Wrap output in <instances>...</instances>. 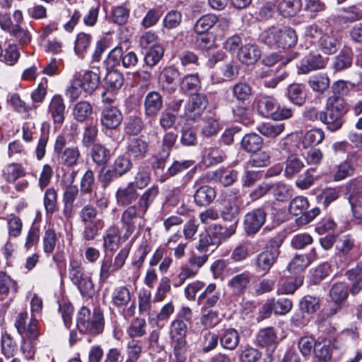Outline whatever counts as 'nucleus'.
<instances>
[{
  "label": "nucleus",
  "instance_id": "obj_1",
  "mask_svg": "<svg viewBox=\"0 0 362 362\" xmlns=\"http://www.w3.org/2000/svg\"><path fill=\"white\" fill-rule=\"evenodd\" d=\"M100 76L92 71H86L83 73H76L70 86L66 90V95L73 100L81 95L82 91L86 94L93 93L98 87Z\"/></svg>",
  "mask_w": 362,
  "mask_h": 362
},
{
  "label": "nucleus",
  "instance_id": "obj_2",
  "mask_svg": "<svg viewBox=\"0 0 362 362\" xmlns=\"http://www.w3.org/2000/svg\"><path fill=\"white\" fill-rule=\"evenodd\" d=\"M259 38L262 42L270 47L276 46L283 49L295 45L298 40L295 30L289 27H271L264 30Z\"/></svg>",
  "mask_w": 362,
  "mask_h": 362
},
{
  "label": "nucleus",
  "instance_id": "obj_3",
  "mask_svg": "<svg viewBox=\"0 0 362 362\" xmlns=\"http://www.w3.org/2000/svg\"><path fill=\"white\" fill-rule=\"evenodd\" d=\"M76 327L80 332L98 334L103 331L104 318L100 309H94L93 313L86 307H82L76 317Z\"/></svg>",
  "mask_w": 362,
  "mask_h": 362
},
{
  "label": "nucleus",
  "instance_id": "obj_4",
  "mask_svg": "<svg viewBox=\"0 0 362 362\" xmlns=\"http://www.w3.org/2000/svg\"><path fill=\"white\" fill-rule=\"evenodd\" d=\"M257 110L263 117L274 120H283L293 116V110L290 107H281L280 103L273 96L262 95L257 102Z\"/></svg>",
  "mask_w": 362,
  "mask_h": 362
},
{
  "label": "nucleus",
  "instance_id": "obj_5",
  "mask_svg": "<svg viewBox=\"0 0 362 362\" xmlns=\"http://www.w3.org/2000/svg\"><path fill=\"white\" fill-rule=\"evenodd\" d=\"M68 139L65 134L57 136L54 146V151L57 154L59 162L66 167H72L78 163L81 158V152L78 146H67Z\"/></svg>",
  "mask_w": 362,
  "mask_h": 362
},
{
  "label": "nucleus",
  "instance_id": "obj_6",
  "mask_svg": "<svg viewBox=\"0 0 362 362\" xmlns=\"http://www.w3.org/2000/svg\"><path fill=\"white\" fill-rule=\"evenodd\" d=\"M69 277L83 295H90L94 291V284L90 276L83 274L81 260L71 259L69 266Z\"/></svg>",
  "mask_w": 362,
  "mask_h": 362
},
{
  "label": "nucleus",
  "instance_id": "obj_7",
  "mask_svg": "<svg viewBox=\"0 0 362 362\" xmlns=\"http://www.w3.org/2000/svg\"><path fill=\"white\" fill-rule=\"evenodd\" d=\"M309 207V202L307 197L298 196L293 198L289 204V212L294 215H301L298 221L301 224H307L311 222L319 214L320 209L317 207L307 211Z\"/></svg>",
  "mask_w": 362,
  "mask_h": 362
},
{
  "label": "nucleus",
  "instance_id": "obj_8",
  "mask_svg": "<svg viewBox=\"0 0 362 362\" xmlns=\"http://www.w3.org/2000/svg\"><path fill=\"white\" fill-rule=\"evenodd\" d=\"M107 59L112 66L122 64L126 69L134 68L139 62V57L134 51H124L121 45L116 46L109 52Z\"/></svg>",
  "mask_w": 362,
  "mask_h": 362
},
{
  "label": "nucleus",
  "instance_id": "obj_9",
  "mask_svg": "<svg viewBox=\"0 0 362 362\" xmlns=\"http://www.w3.org/2000/svg\"><path fill=\"white\" fill-rule=\"evenodd\" d=\"M207 105L208 100L205 94H193L185 105L183 117L187 120L196 121L202 115Z\"/></svg>",
  "mask_w": 362,
  "mask_h": 362
},
{
  "label": "nucleus",
  "instance_id": "obj_10",
  "mask_svg": "<svg viewBox=\"0 0 362 362\" xmlns=\"http://www.w3.org/2000/svg\"><path fill=\"white\" fill-rule=\"evenodd\" d=\"M348 199L355 218H362V176L351 180L347 185Z\"/></svg>",
  "mask_w": 362,
  "mask_h": 362
},
{
  "label": "nucleus",
  "instance_id": "obj_11",
  "mask_svg": "<svg viewBox=\"0 0 362 362\" xmlns=\"http://www.w3.org/2000/svg\"><path fill=\"white\" fill-rule=\"evenodd\" d=\"M145 214L140 213L136 205L128 206L122 214L121 224L124 230L123 238L127 240L136 230L139 218H143Z\"/></svg>",
  "mask_w": 362,
  "mask_h": 362
},
{
  "label": "nucleus",
  "instance_id": "obj_12",
  "mask_svg": "<svg viewBox=\"0 0 362 362\" xmlns=\"http://www.w3.org/2000/svg\"><path fill=\"white\" fill-rule=\"evenodd\" d=\"M266 213L262 209H255L247 213L244 217V230L247 235L255 234L264 225Z\"/></svg>",
  "mask_w": 362,
  "mask_h": 362
},
{
  "label": "nucleus",
  "instance_id": "obj_13",
  "mask_svg": "<svg viewBox=\"0 0 362 362\" xmlns=\"http://www.w3.org/2000/svg\"><path fill=\"white\" fill-rule=\"evenodd\" d=\"M221 300V293L216 289V285L209 284L198 296L197 303L201 306V312L216 306Z\"/></svg>",
  "mask_w": 362,
  "mask_h": 362
},
{
  "label": "nucleus",
  "instance_id": "obj_14",
  "mask_svg": "<svg viewBox=\"0 0 362 362\" xmlns=\"http://www.w3.org/2000/svg\"><path fill=\"white\" fill-rule=\"evenodd\" d=\"M188 331L187 323L173 320L170 325V338L173 348H187L186 336Z\"/></svg>",
  "mask_w": 362,
  "mask_h": 362
},
{
  "label": "nucleus",
  "instance_id": "obj_15",
  "mask_svg": "<svg viewBox=\"0 0 362 362\" xmlns=\"http://www.w3.org/2000/svg\"><path fill=\"white\" fill-rule=\"evenodd\" d=\"M317 48L325 54H335L341 47V42L332 30H325L317 42Z\"/></svg>",
  "mask_w": 362,
  "mask_h": 362
},
{
  "label": "nucleus",
  "instance_id": "obj_16",
  "mask_svg": "<svg viewBox=\"0 0 362 362\" xmlns=\"http://www.w3.org/2000/svg\"><path fill=\"white\" fill-rule=\"evenodd\" d=\"M123 116L121 111L115 106L104 108L100 114V124L107 129L117 128L122 123Z\"/></svg>",
  "mask_w": 362,
  "mask_h": 362
},
{
  "label": "nucleus",
  "instance_id": "obj_17",
  "mask_svg": "<svg viewBox=\"0 0 362 362\" xmlns=\"http://www.w3.org/2000/svg\"><path fill=\"white\" fill-rule=\"evenodd\" d=\"M138 199V192L132 183L118 187L115 192V200L119 206H129Z\"/></svg>",
  "mask_w": 362,
  "mask_h": 362
},
{
  "label": "nucleus",
  "instance_id": "obj_18",
  "mask_svg": "<svg viewBox=\"0 0 362 362\" xmlns=\"http://www.w3.org/2000/svg\"><path fill=\"white\" fill-rule=\"evenodd\" d=\"M27 175L25 168L21 163H8L1 169L2 178L7 182L13 184L16 181Z\"/></svg>",
  "mask_w": 362,
  "mask_h": 362
},
{
  "label": "nucleus",
  "instance_id": "obj_19",
  "mask_svg": "<svg viewBox=\"0 0 362 362\" xmlns=\"http://www.w3.org/2000/svg\"><path fill=\"white\" fill-rule=\"evenodd\" d=\"M66 105L62 95H54L49 104L48 113L55 124H62L64 121Z\"/></svg>",
  "mask_w": 362,
  "mask_h": 362
},
{
  "label": "nucleus",
  "instance_id": "obj_20",
  "mask_svg": "<svg viewBox=\"0 0 362 362\" xmlns=\"http://www.w3.org/2000/svg\"><path fill=\"white\" fill-rule=\"evenodd\" d=\"M277 259V257L269 253L268 251H262L256 256L254 260L255 271L262 275L267 274L276 262Z\"/></svg>",
  "mask_w": 362,
  "mask_h": 362
},
{
  "label": "nucleus",
  "instance_id": "obj_21",
  "mask_svg": "<svg viewBox=\"0 0 362 362\" xmlns=\"http://www.w3.org/2000/svg\"><path fill=\"white\" fill-rule=\"evenodd\" d=\"M237 66L233 62L225 63L219 66L212 74L211 79L215 83L231 81L237 74Z\"/></svg>",
  "mask_w": 362,
  "mask_h": 362
},
{
  "label": "nucleus",
  "instance_id": "obj_22",
  "mask_svg": "<svg viewBox=\"0 0 362 362\" xmlns=\"http://www.w3.org/2000/svg\"><path fill=\"white\" fill-rule=\"evenodd\" d=\"M329 296L336 308H331L328 315H333L337 313L338 309L348 297L347 286L344 283L334 284L329 291Z\"/></svg>",
  "mask_w": 362,
  "mask_h": 362
},
{
  "label": "nucleus",
  "instance_id": "obj_23",
  "mask_svg": "<svg viewBox=\"0 0 362 362\" xmlns=\"http://www.w3.org/2000/svg\"><path fill=\"white\" fill-rule=\"evenodd\" d=\"M148 145L140 138H132L128 141L127 153L134 160H141L146 157Z\"/></svg>",
  "mask_w": 362,
  "mask_h": 362
},
{
  "label": "nucleus",
  "instance_id": "obj_24",
  "mask_svg": "<svg viewBox=\"0 0 362 362\" xmlns=\"http://www.w3.org/2000/svg\"><path fill=\"white\" fill-rule=\"evenodd\" d=\"M325 65L326 60L320 54H310L302 59L299 69L302 74H305L323 69Z\"/></svg>",
  "mask_w": 362,
  "mask_h": 362
},
{
  "label": "nucleus",
  "instance_id": "obj_25",
  "mask_svg": "<svg viewBox=\"0 0 362 362\" xmlns=\"http://www.w3.org/2000/svg\"><path fill=\"white\" fill-rule=\"evenodd\" d=\"M163 107V98L157 91L147 93L144 100L145 114L148 117H155Z\"/></svg>",
  "mask_w": 362,
  "mask_h": 362
},
{
  "label": "nucleus",
  "instance_id": "obj_26",
  "mask_svg": "<svg viewBox=\"0 0 362 362\" xmlns=\"http://www.w3.org/2000/svg\"><path fill=\"white\" fill-rule=\"evenodd\" d=\"M313 353L317 358L315 362H331L332 356L331 341L319 337L316 340Z\"/></svg>",
  "mask_w": 362,
  "mask_h": 362
},
{
  "label": "nucleus",
  "instance_id": "obj_27",
  "mask_svg": "<svg viewBox=\"0 0 362 362\" xmlns=\"http://www.w3.org/2000/svg\"><path fill=\"white\" fill-rule=\"evenodd\" d=\"M159 194V187L158 185H153L145 190L139 197L136 207L140 210V213L146 214L149 207L154 202Z\"/></svg>",
  "mask_w": 362,
  "mask_h": 362
},
{
  "label": "nucleus",
  "instance_id": "obj_28",
  "mask_svg": "<svg viewBox=\"0 0 362 362\" xmlns=\"http://www.w3.org/2000/svg\"><path fill=\"white\" fill-rule=\"evenodd\" d=\"M238 56L242 63L253 64L260 59L261 51L257 45L247 44L240 47Z\"/></svg>",
  "mask_w": 362,
  "mask_h": 362
},
{
  "label": "nucleus",
  "instance_id": "obj_29",
  "mask_svg": "<svg viewBox=\"0 0 362 362\" xmlns=\"http://www.w3.org/2000/svg\"><path fill=\"white\" fill-rule=\"evenodd\" d=\"M103 246L105 249L114 252L117 250L121 241L120 231L116 226H111L105 230Z\"/></svg>",
  "mask_w": 362,
  "mask_h": 362
},
{
  "label": "nucleus",
  "instance_id": "obj_30",
  "mask_svg": "<svg viewBox=\"0 0 362 362\" xmlns=\"http://www.w3.org/2000/svg\"><path fill=\"white\" fill-rule=\"evenodd\" d=\"M131 293L125 286L115 288L111 294V303L118 309H124L131 300Z\"/></svg>",
  "mask_w": 362,
  "mask_h": 362
},
{
  "label": "nucleus",
  "instance_id": "obj_31",
  "mask_svg": "<svg viewBox=\"0 0 362 362\" xmlns=\"http://www.w3.org/2000/svg\"><path fill=\"white\" fill-rule=\"evenodd\" d=\"M216 192L214 188L204 185L199 187L194 192V200L197 206H206L216 198Z\"/></svg>",
  "mask_w": 362,
  "mask_h": 362
},
{
  "label": "nucleus",
  "instance_id": "obj_32",
  "mask_svg": "<svg viewBox=\"0 0 362 362\" xmlns=\"http://www.w3.org/2000/svg\"><path fill=\"white\" fill-rule=\"evenodd\" d=\"M341 115L331 111L329 108L326 107L325 111L320 112V121L327 125V127L331 132H335L339 129L343 124Z\"/></svg>",
  "mask_w": 362,
  "mask_h": 362
},
{
  "label": "nucleus",
  "instance_id": "obj_33",
  "mask_svg": "<svg viewBox=\"0 0 362 362\" xmlns=\"http://www.w3.org/2000/svg\"><path fill=\"white\" fill-rule=\"evenodd\" d=\"M179 77V72L173 67L165 68L160 74L162 88L168 93H172L177 89L176 80Z\"/></svg>",
  "mask_w": 362,
  "mask_h": 362
},
{
  "label": "nucleus",
  "instance_id": "obj_34",
  "mask_svg": "<svg viewBox=\"0 0 362 362\" xmlns=\"http://www.w3.org/2000/svg\"><path fill=\"white\" fill-rule=\"evenodd\" d=\"M325 132L320 128H315L307 131L302 138L300 144L303 148L316 146L325 139Z\"/></svg>",
  "mask_w": 362,
  "mask_h": 362
},
{
  "label": "nucleus",
  "instance_id": "obj_35",
  "mask_svg": "<svg viewBox=\"0 0 362 362\" xmlns=\"http://www.w3.org/2000/svg\"><path fill=\"white\" fill-rule=\"evenodd\" d=\"M240 342V334L233 328L226 329L220 337L221 346L224 349L234 350Z\"/></svg>",
  "mask_w": 362,
  "mask_h": 362
},
{
  "label": "nucleus",
  "instance_id": "obj_36",
  "mask_svg": "<svg viewBox=\"0 0 362 362\" xmlns=\"http://www.w3.org/2000/svg\"><path fill=\"white\" fill-rule=\"evenodd\" d=\"M286 95L291 103L301 106L305 102V93L304 86L301 84H291L287 88Z\"/></svg>",
  "mask_w": 362,
  "mask_h": 362
},
{
  "label": "nucleus",
  "instance_id": "obj_37",
  "mask_svg": "<svg viewBox=\"0 0 362 362\" xmlns=\"http://www.w3.org/2000/svg\"><path fill=\"white\" fill-rule=\"evenodd\" d=\"M262 139L255 133L245 134L241 140V147L245 151L255 153L262 148Z\"/></svg>",
  "mask_w": 362,
  "mask_h": 362
},
{
  "label": "nucleus",
  "instance_id": "obj_38",
  "mask_svg": "<svg viewBox=\"0 0 362 362\" xmlns=\"http://www.w3.org/2000/svg\"><path fill=\"white\" fill-rule=\"evenodd\" d=\"M90 155L93 162L98 165H105L111 156L110 151L98 143L93 145Z\"/></svg>",
  "mask_w": 362,
  "mask_h": 362
},
{
  "label": "nucleus",
  "instance_id": "obj_39",
  "mask_svg": "<svg viewBox=\"0 0 362 362\" xmlns=\"http://www.w3.org/2000/svg\"><path fill=\"white\" fill-rule=\"evenodd\" d=\"M218 22V17L215 14H206L199 18L194 25L197 34H204L209 31Z\"/></svg>",
  "mask_w": 362,
  "mask_h": 362
},
{
  "label": "nucleus",
  "instance_id": "obj_40",
  "mask_svg": "<svg viewBox=\"0 0 362 362\" xmlns=\"http://www.w3.org/2000/svg\"><path fill=\"white\" fill-rule=\"evenodd\" d=\"M223 207L221 210V216L225 221H236L240 213V207L237 202L233 201H222Z\"/></svg>",
  "mask_w": 362,
  "mask_h": 362
},
{
  "label": "nucleus",
  "instance_id": "obj_41",
  "mask_svg": "<svg viewBox=\"0 0 362 362\" xmlns=\"http://www.w3.org/2000/svg\"><path fill=\"white\" fill-rule=\"evenodd\" d=\"M91 42L92 36L90 34L80 33L77 35L75 40L74 51L78 57L81 59L84 57Z\"/></svg>",
  "mask_w": 362,
  "mask_h": 362
},
{
  "label": "nucleus",
  "instance_id": "obj_42",
  "mask_svg": "<svg viewBox=\"0 0 362 362\" xmlns=\"http://www.w3.org/2000/svg\"><path fill=\"white\" fill-rule=\"evenodd\" d=\"M146 322L143 318H134L128 327L127 328V334L132 339L141 337L146 333Z\"/></svg>",
  "mask_w": 362,
  "mask_h": 362
},
{
  "label": "nucleus",
  "instance_id": "obj_43",
  "mask_svg": "<svg viewBox=\"0 0 362 362\" xmlns=\"http://www.w3.org/2000/svg\"><path fill=\"white\" fill-rule=\"evenodd\" d=\"M309 86L315 92L323 93L329 87V78L325 74H319L310 77Z\"/></svg>",
  "mask_w": 362,
  "mask_h": 362
},
{
  "label": "nucleus",
  "instance_id": "obj_44",
  "mask_svg": "<svg viewBox=\"0 0 362 362\" xmlns=\"http://www.w3.org/2000/svg\"><path fill=\"white\" fill-rule=\"evenodd\" d=\"M300 0H282L278 6L281 15L284 17L296 15L301 8Z\"/></svg>",
  "mask_w": 362,
  "mask_h": 362
},
{
  "label": "nucleus",
  "instance_id": "obj_45",
  "mask_svg": "<svg viewBox=\"0 0 362 362\" xmlns=\"http://www.w3.org/2000/svg\"><path fill=\"white\" fill-rule=\"evenodd\" d=\"M226 158V153L218 148H206L203 156L204 163L212 165L221 163Z\"/></svg>",
  "mask_w": 362,
  "mask_h": 362
},
{
  "label": "nucleus",
  "instance_id": "obj_46",
  "mask_svg": "<svg viewBox=\"0 0 362 362\" xmlns=\"http://www.w3.org/2000/svg\"><path fill=\"white\" fill-rule=\"evenodd\" d=\"M276 333L272 327H267L259 331L256 341L262 347H267L276 343Z\"/></svg>",
  "mask_w": 362,
  "mask_h": 362
},
{
  "label": "nucleus",
  "instance_id": "obj_47",
  "mask_svg": "<svg viewBox=\"0 0 362 362\" xmlns=\"http://www.w3.org/2000/svg\"><path fill=\"white\" fill-rule=\"evenodd\" d=\"M93 112L91 105L86 101H80L77 103L73 109V115L78 122H83L86 121Z\"/></svg>",
  "mask_w": 362,
  "mask_h": 362
},
{
  "label": "nucleus",
  "instance_id": "obj_48",
  "mask_svg": "<svg viewBox=\"0 0 362 362\" xmlns=\"http://www.w3.org/2000/svg\"><path fill=\"white\" fill-rule=\"evenodd\" d=\"M20 45H28L32 40V35L28 28L21 25L15 24L8 33Z\"/></svg>",
  "mask_w": 362,
  "mask_h": 362
},
{
  "label": "nucleus",
  "instance_id": "obj_49",
  "mask_svg": "<svg viewBox=\"0 0 362 362\" xmlns=\"http://www.w3.org/2000/svg\"><path fill=\"white\" fill-rule=\"evenodd\" d=\"M285 129L284 123H264L259 126L257 129L264 136L274 138L281 134Z\"/></svg>",
  "mask_w": 362,
  "mask_h": 362
},
{
  "label": "nucleus",
  "instance_id": "obj_50",
  "mask_svg": "<svg viewBox=\"0 0 362 362\" xmlns=\"http://www.w3.org/2000/svg\"><path fill=\"white\" fill-rule=\"evenodd\" d=\"M57 192L54 187L45 190L43 204L47 214H52L57 210Z\"/></svg>",
  "mask_w": 362,
  "mask_h": 362
},
{
  "label": "nucleus",
  "instance_id": "obj_51",
  "mask_svg": "<svg viewBox=\"0 0 362 362\" xmlns=\"http://www.w3.org/2000/svg\"><path fill=\"white\" fill-rule=\"evenodd\" d=\"M105 86L107 90H117L120 88L124 83L122 73L117 70L109 71L105 77Z\"/></svg>",
  "mask_w": 362,
  "mask_h": 362
},
{
  "label": "nucleus",
  "instance_id": "obj_52",
  "mask_svg": "<svg viewBox=\"0 0 362 362\" xmlns=\"http://www.w3.org/2000/svg\"><path fill=\"white\" fill-rule=\"evenodd\" d=\"M98 134L97 122H90L84 127L82 144L85 147H89L96 140Z\"/></svg>",
  "mask_w": 362,
  "mask_h": 362
},
{
  "label": "nucleus",
  "instance_id": "obj_53",
  "mask_svg": "<svg viewBox=\"0 0 362 362\" xmlns=\"http://www.w3.org/2000/svg\"><path fill=\"white\" fill-rule=\"evenodd\" d=\"M299 306L303 312L313 314L320 308V299L310 295L305 296L300 301Z\"/></svg>",
  "mask_w": 362,
  "mask_h": 362
},
{
  "label": "nucleus",
  "instance_id": "obj_54",
  "mask_svg": "<svg viewBox=\"0 0 362 362\" xmlns=\"http://www.w3.org/2000/svg\"><path fill=\"white\" fill-rule=\"evenodd\" d=\"M129 17V8L126 5L115 6L111 11V19L112 22L117 25L126 23Z\"/></svg>",
  "mask_w": 362,
  "mask_h": 362
},
{
  "label": "nucleus",
  "instance_id": "obj_55",
  "mask_svg": "<svg viewBox=\"0 0 362 362\" xmlns=\"http://www.w3.org/2000/svg\"><path fill=\"white\" fill-rule=\"evenodd\" d=\"M310 263V259L305 255H297L288 264L287 269L291 273L297 274L303 271Z\"/></svg>",
  "mask_w": 362,
  "mask_h": 362
},
{
  "label": "nucleus",
  "instance_id": "obj_56",
  "mask_svg": "<svg viewBox=\"0 0 362 362\" xmlns=\"http://www.w3.org/2000/svg\"><path fill=\"white\" fill-rule=\"evenodd\" d=\"M302 155L307 164L310 165H319L322 158L323 153L320 148L314 147L303 148L302 149Z\"/></svg>",
  "mask_w": 362,
  "mask_h": 362
},
{
  "label": "nucleus",
  "instance_id": "obj_57",
  "mask_svg": "<svg viewBox=\"0 0 362 362\" xmlns=\"http://www.w3.org/2000/svg\"><path fill=\"white\" fill-rule=\"evenodd\" d=\"M198 273L189 266V264L186 263L180 267V273L173 279V285L175 287L180 286L185 281L188 279H192L197 276Z\"/></svg>",
  "mask_w": 362,
  "mask_h": 362
},
{
  "label": "nucleus",
  "instance_id": "obj_58",
  "mask_svg": "<svg viewBox=\"0 0 362 362\" xmlns=\"http://www.w3.org/2000/svg\"><path fill=\"white\" fill-rule=\"evenodd\" d=\"M132 166L130 158L124 156H120L115 160L112 169L116 173L117 177H121L128 173L132 168Z\"/></svg>",
  "mask_w": 362,
  "mask_h": 362
},
{
  "label": "nucleus",
  "instance_id": "obj_59",
  "mask_svg": "<svg viewBox=\"0 0 362 362\" xmlns=\"http://www.w3.org/2000/svg\"><path fill=\"white\" fill-rule=\"evenodd\" d=\"M201 127L202 134L206 136L217 134L220 129L218 119L211 116H205L202 120Z\"/></svg>",
  "mask_w": 362,
  "mask_h": 362
},
{
  "label": "nucleus",
  "instance_id": "obj_60",
  "mask_svg": "<svg viewBox=\"0 0 362 362\" xmlns=\"http://www.w3.org/2000/svg\"><path fill=\"white\" fill-rule=\"evenodd\" d=\"M202 313L200 322L206 329L214 328L221 320L219 313L216 310H209L206 312H202Z\"/></svg>",
  "mask_w": 362,
  "mask_h": 362
},
{
  "label": "nucleus",
  "instance_id": "obj_61",
  "mask_svg": "<svg viewBox=\"0 0 362 362\" xmlns=\"http://www.w3.org/2000/svg\"><path fill=\"white\" fill-rule=\"evenodd\" d=\"M182 21V13L176 10L168 11L163 20V26L168 29H175L177 28Z\"/></svg>",
  "mask_w": 362,
  "mask_h": 362
},
{
  "label": "nucleus",
  "instance_id": "obj_62",
  "mask_svg": "<svg viewBox=\"0 0 362 362\" xmlns=\"http://www.w3.org/2000/svg\"><path fill=\"white\" fill-rule=\"evenodd\" d=\"M315 344L316 340L313 337L303 336L298 339V349L303 356H310L314 351Z\"/></svg>",
  "mask_w": 362,
  "mask_h": 362
},
{
  "label": "nucleus",
  "instance_id": "obj_63",
  "mask_svg": "<svg viewBox=\"0 0 362 362\" xmlns=\"http://www.w3.org/2000/svg\"><path fill=\"white\" fill-rule=\"evenodd\" d=\"M250 282L249 275L244 272L233 276L228 283L233 291L239 293L243 291Z\"/></svg>",
  "mask_w": 362,
  "mask_h": 362
},
{
  "label": "nucleus",
  "instance_id": "obj_64",
  "mask_svg": "<svg viewBox=\"0 0 362 362\" xmlns=\"http://www.w3.org/2000/svg\"><path fill=\"white\" fill-rule=\"evenodd\" d=\"M233 95L238 100L244 102L252 95V88L245 82L237 83L233 88Z\"/></svg>",
  "mask_w": 362,
  "mask_h": 362
}]
</instances>
